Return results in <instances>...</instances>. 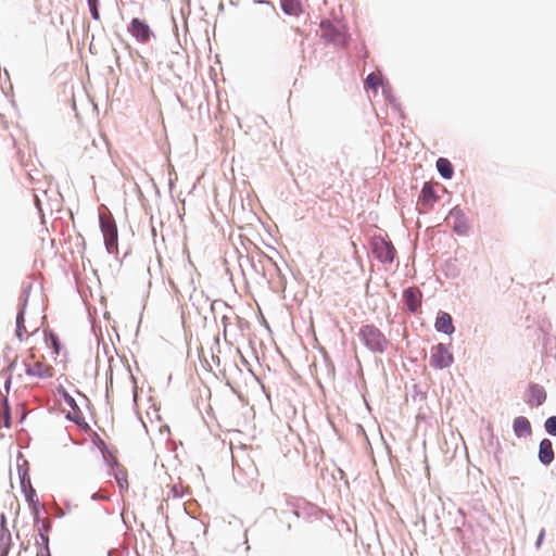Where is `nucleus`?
<instances>
[{"label":"nucleus","instance_id":"412c9836","mask_svg":"<svg viewBox=\"0 0 556 556\" xmlns=\"http://www.w3.org/2000/svg\"><path fill=\"white\" fill-rule=\"evenodd\" d=\"M545 430L552 434L556 435V416H552L545 421Z\"/></svg>","mask_w":556,"mask_h":556},{"label":"nucleus","instance_id":"2eb2a0df","mask_svg":"<svg viewBox=\"0 0 556 556\" xmlns=\"http://www.w3.org/2000/svg\"><path fill=\"white\" fill-rule=\"evenodd\" d=\"M113 463L116 467L113 475L121 490L128 489L127 471L117 464V460L113 458Z\"/></svg>","mask_w":556,"mask_h":556},{"label":"nucleus","instance_id":"39448f33","mask_svg":"<svg viewBox=\"0 0 556 556\" xmlns=\"http://www.w3.org/2000/svg\"><path fill=\"white\" fill-rule=\"evenodd\" d=\"M374 255L383 263H392L395 257V248L390 241L376 237L371 241Z\"/></svg>","mask_w":556,"mask_h":556},{"label":"nucleus","instance_id":"f3484780","mask_svg":"<svg viewBox=\"0 0 556 556\" xmlns=\"http://www.w3.org/2000/svg\"><path fill=\"white\" fill-rule=\"evenodd\" d=\"M420 198L424 205H432L433 202L435 201V194L432 186H430L429 184H425L421 190Z\"/></svg>","mask_w":556,"mask_h":556},{"label":"nucleus","instance_id":"20e7f679","mask_svg":"<svg viewBox=\"0 0 556 556\" xmlns=\"http://www.w3.org/2000/svg\"><path fill=\"white\" fill-rule=\"evenodd\" d=\"M127 30L137 42L142 45L150 42L155 37L151 26L144 20L138 17L130 21L127 26Z\"/></svg>","mask_w":556,"mask_h":556},{"label":"nucleus","instance_id":"7ed1b4c3","mask_svg":"<svg viewBox=\"0 0 556 556\" xmlns=\"http://www.w3.org/2000/svg\"><path fill=\"white\" fill-rule=\"evenodd\" d=\"M359 337L372 352H383L387 346L384 334L372 325H365L359 330Z\"/></svg>","mask_w":556,"mask_h":556},{"label":"nucleus","instance_id":"aec40b11","mask_svg":"<svg viewBox=\"0 0 556 556\" xmlns=\"http://www.w3.org/2000/svg\"><path fill=\"white\" fill-rule=\"evenodd\" d=\"M24 323V312L21 311L16 317V334L20 339H23L24 336H28L29 331L23 325Z\"/></svg>","mask_w":556,"mask_h":556},{"label":"nucleus","instance_id":"6e6552de","mask_svg":"<svg viewBox=\"0 0 556 556\" xmlns=\"http://www.w3.org/2000/svg\"><path fill=\"white\" fill-rule=\"evenodd\" d=\"M301 509H303L307 517H314L315 519H320L324 516V510L314 505L313 503L299 498L296 504L294 505L293 514L296 518L301 516Z\"/></svg>","mask_w":556,"mask_h":556},{"label":"nucleus","instance_id":"393cba45","mask_svg":"<svg viewBox=\"0 0 556 556\" xmlns=\"http://www.w3.org/2000/svg\"><path fill=\"white\" fill-rule=\"evenodd\" d=\"M67 403H68L71 406H73V404H74V400H73V399H70V400H67Z\"/></svg>","mask_w":556,"mask_h":556},{"label":"nucleus","instance_id":"6ab92c4d","mask_svg":"<svg viewBox=\"0 0 556 556\" xmlns=\"http://www.w3.org/2000/svg\"><path fill=\"white\" fill-rule=\"evenodd\" d=\"M382 84V79L380 74L371 73L367 76L365 80V86L367 88L377 90V88Z\"/></svg>","mask_w":556,"mask_h":556},{"label":"nucleus","instance_id":"4be33fe9","mask_svg":"<svg viewBox=\"0 0 556 556\" xmlns=\"http://www.w3.org/2000/svg\"><path fill=\"white\" fill-rule=\"evenodd\" d=\"M88 3H89V7H90V12H91L92 17L94 20H99L100 15H99V11H98V8H97V0H88Z\"/></svg>","mask_w":556,"mask_h":556},{"label":"nucleus","instance_id":"9b49d317","mask_svg":"<svg viewBox=\"0 0 556 556\" xmlns=\"http://www.w3.org/2000/svg\"><path fill=\"white\" fill-rule=\"evenodd\" d=\"M405 303L409 311L415 312L421 304V294L417 289L409 288L404 291Z\"/></svg>","mask_w":556,"mask_h":556},{"label":"nucleus","instance_id":"423d86ee","mask_svg":"<svg viewBox=\"0 0 556 556\" xmlns=\"http://www.w3.org/2000/svg\"><path fill=\"white\" fill-rule=\"evenodd\" d=\"M453 362V354L445 344L439 343L432 348L430 356V365L432 367L437 369L447 368Z\"/></svg>","mask_w":556,"mask_h":556},{"label":"nucleus","instance_id":"f03ea898","mask_svg":"<svg viewBox=\"0 0 556 556\" xmlns=\"http://www.w3.org/2000/svg\"><path fill=\"white\" fill-rule=\"evenodd\" d=\"M100 228L103 235L104 244L110 254L118 253V230L117 225L110 212L99 214Z\"/></svg>","mask_w":556,"mask_h":556},{"label":"nucleus","instance_id":"a211bd4d","mask_svg":"<svg viewBox=\"0 0 556 556\" xmlns=\"http://www.w3.org/2000/svg\"><path fill=\"white\" fill-rule=\"evenodd\" d=\"M46 344L53 350L54 355H59L61 346L60 340L53 332L46 333Z\"/></svg>","mask_w":556,"mask_h":556},{"label":"nucleus","instance_id":"f257e3e1","mask_svg":"<svg viewBox=\"0 0 556 556\" xmlns=\"http://www.w3.org/2000/svg\"><path fill=\"white\" fill-rule=\"evenodd\" d=\"M12 375L15 374L17 378L24 375L36 379L51 378L54 375V369L51 365L45 362L42 355H37L33 350L21 358H16L11 365Z\"/></svg>","mask_w":556,"mask_h":556},{"label":"nucleus","instance_id":"5701e85b","mask_svg":"<svg viewBox=\"0 0 556 556\" xmlns=\"http://www.w3.org/2000/svg\"><path fill=\"white\" fill-rule=\"evenodd\" d=\"M2 405L3 406L7 405L5 401L2 403ZM9 420H10V415H9V412H8L7 407H4V426L5 427L10 426Z\"/></svg>","mask_w":556,"mask_h":556},{"label":"nucleus","instance_id":"dca6fc26","mask_svg":"<svg viewBox=\"0 0 556 556\" xmlns=\"http://www.w3.org/2000/svg\"><path fill=\"white\" fill-rule=\"evenodd\" d=\"M437 168H438L440 175L443 178H445V179L452 178V176H453V166H452L451 162L447 159L440 157L437 161Z\"/></svg>","mask_w":556,"mask_h":556},{"label":"nucleus","instance_id":"f8f14e48","mask_svg":"<svg viewBox=\"0 0 556 556\" xmlns=\"http://www.w3.org/2000/svg\"><path fill=\"white\" fill-rule=\"evenodd\" d=\"M546 399L544 389L539 384H531L529 387V400L528 403L531 405L539 406L543 404Z\"/></svg>","mask_w":556,"mask_h":556},{"label":"nucleus","instance_id":"ddd939ff","mask_svg":"<svg viewBox=\"0 0 556 556\" xmlns=\"http://www.w3.org/2000/svg\"><path fill=\"white\" fill-rule=\"evenodd\" d=\"M514 431L517 437L529 435L532 432L530 421L526 417H517L514 420Z\"/></svg>","mask_w":556,"mask_h":556},{"label":"nucleus","instance_id":"b1692460","mask_svg":"<svg viewBox=\"0 0 556 556\" xmlns=\"http://www.w3.org/2000/svg\"><path fill=\"white\" fill-rule=\"evenodd\" d=\"M78 418H79L78 414L76 412H74V416L72 417V419L75 421H78Z\"/></svg>","mask_w":556,"mask_h":556},{"label":"nucleus","instance_id":"4468645a","mask_svg":"<svg viewBox=\"0 0 556 556\" xmlns=\"http://www.w3.org/2000/svg\"><path fill=\"white\" fill-rule=\"evenodd\" d=\"M281 8L286 14L298 16L302 13L301 0H281Z\"/></svg>","mask_w":556,"mask_h":556},{"label":"nucleus","instance_id":"0eeeda50","mask_svg":"<svg viewBox=\"0 0 556 556\" xmlns=\"http://www.w3.org/2000/svg\"><path fill=\"white\" fill-rule=\"evenodd\" d=\"M320 30L321 37L329 42L342 43L344 41L343 27L339 22L323 21Z\"/></svg>","mask_w":556,"mask_h":556},{"label":"nucleus","instance_id":"1a4fd4ad","mask_svg":"<svg viewBox=\"0 0 556 556\" xmlns=\"http://www.w3.org/2000/svg\"><path fill=\"white\" fill-rule=\"evenodd\" d=\"M435 329L440 332L451 334L454 332V325L448 313H441L435 320Z\"/></svg>","mask_w":556,"mask_h":556},{"label":"nucleus","instance_id":"9d476101","mask_svg":"<svg viewBox=\"0 0 556 556\" xmlns=\"http://www.w3.org/2000/svg\"><path fill=\"white\" fill-rule=\"evenodd\" d=\"M539 458L544 465H548L554 459V450L551 440L543 439L540 443Z\"/></svg>","mask_w":556,"mask_h":556}]
</instances>
